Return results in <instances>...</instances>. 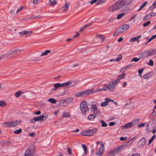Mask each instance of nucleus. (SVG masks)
I'll return each mask as SVG.
<instances>
[{"mask_svg":"<svg viewBox=\"0 0 156 156\" xmlns=\"http://www.w3.org/2000/svg\"><path fill=\"white\" fill-rule=\"evenodd\" d=\"M92 110L93 111H94L97 108V106L95 105H92L91 107Z\"/></svg>","mask_w":156,"mask_h":156,"instance_id":"obj_47","label":"nucleus"},{"mask_svg":"<svg viewBox=\"0 0 156 156\" xmlns=\"http://www.w3.org/2000/svg\"><path fill=\"white\" fill-rule=\"evenodd\" d=\"M49 2L50 3L51 5H55L56 3V1L55 0H49Z\"/></svg>","mask_w":156,"mask_h":156,"instance_id":"obj_40","label":"nucleus"},{"mask_svg":"<svg viewBox=\"0 0 156 156\" xmlns=\"http://www.w3.org/2000/svg\"><path fill=\"white\" fill-rule=\"evenodd\" d=\"M152 76V74H151L150 73H147L143 76V78L146 79H147L149 78H150Z\"/></svg>","mask_w":156,"mask_h":156,"instance_id":"obj_20","label":"nucleus"},{"mask_svg":"<svg viewBox=\"0 0 156 156\" xmlns=\"http://www.w3.org/2000/svg\"><path fill=\"white\" fill-rule=\"evenodd\" d=\"M48 101L53 104H55L57 102L56 101L55 99L53 98H51L48 99Z\"/></svg>","mask_w":156,"mask_h":156,"instance_id":"obj_33","label":"nucleus"},{"mask_svg":"<svg viewBox=\"0 0 156 156\" xmlns=\"http://www.w3.org/2000/svg\"><path fill=\"white\" fill-rule=\"evenodd\" d=\"M100 121L101 123V126L102 127H106L107 126V124L105 123V122L103 120H101Z\"/></svg>","mask_w":156,"mask_h":156,"instance_id":"obj_34","label":"nucleus"},{"mask_svg":"<svg viewBox=\"0 0 156 156\" xmlns=\"http://www.w3.org/2000/svg\"><path fill=\"white\" fill-rule=\"evenodd\" d=\"M79 35H80V34L78 33V32H76V34L73 36V38H74L77 37L79 36Z\"/></svg>","mask_w":156,"mask_h":156,"instance_id":"obj_60","label":"nucleus"},{"mask_svg":"<svg viewBox=\"0 0 156 156\" xmlns=\"http://www.w3.org/2000/svg\"><path fill=\"white\" fill-rule=\"evenodd\" d=\"M72 82L70 81H69L66 82L61 83L62 87H65L69 85Z\"/></svg>","mask_w":156,"mask_h":156,"instance_id":"obj_27","label":"nucleus"},{"mask_svg":"<svg viewBox=\"0 0 156 156\" xmlns=\"http://www.w3.org/2000/svg\"><path fill=\"white\" fill-rule=\"evenodd\" d=\"M69 5L67 3H66L64 6L62 8V10L64 12H66L68 11Z\"/></svg>","mask_w":156,"mask_h":156,"instance_id":"obj_17","label":"nucleus"},{"mask_svg":"<svg viewBox=\"0 0 156 156\" xmlns=\"http://www.w3.org/2000/svg\"><path fill=\"white\" fill-rule=\"evenodd\" d=\"M3 125L5 127H11L10 122H5L3 123Z\"/></svg>","mask_w":156,"mask_h":156,"instance_id":"obj_23","label":"nucleus"},{"mask_svg":"<svg viewBox=\"0 0 156 156\" xmlns=\"http://www.w3.org/2000/svg\"><path fill=\"white\" fill-rule=\"evenodd\" d=\"M140 58H138L136 57L133 58L131 60V62L134 61V62H137L140 59Z\"/></svg>","mask_w":156,"mask_h":156,"instance_id":"obj_46","label":"nucleus"},{"mask_svg":"<svg viewBox=\"0 0 156 156\" xmlns=\"http://www.w3.org/2000/svg\"><path fill=\"white\" fill-rule=\"evenodd\" d=\"M140 120V119H136L135 120H134L133 121H132L131 122L133 123V125L139 123Z\"/></svg>","mask_w":156,"mask_h":156,"instance_id":"obj_35","label":"nucleus"},{"mask_svg":"<svg viewBox=\"0 0 156 156\" xmlns=\"http://www.w3.org/2000/svg\"><path fill=\"white\" fill-rule=\"evenodd\" d=\"M125 75V73H123L122 74V75H119L118 76L117 78V80H116L115 81H119V82L120 80L122 79L124 77V76Z\"/></svg>","mask_w":156,"mask_h":156,"instance_id":"obj_22","label":"nucleus"},{"mask_svg":"<svg viewBox=\"0 0 156 156\" xmlns=\"http://www.w3.org/2000/svg\"><path fill=\"white\" fill-rule=\"evenodd\" d=\"M151 18L149 14L147 15L144 18V20L146 21Z\"/></svg>","mask_w":156,"mask_h":156,"instance_id":"obj_42","label":"nucleus"},{"mask_svg":"<svg viewBox=\"0 0 156 156\" xmlns=\"http://www.w3.org/2000/svg\"><path fill=\"white\" fill-rule=\"evenodd\" d=\"M73 99L72 98H68L62 101L63 103H65L67 104L68 105L71 103L73 101Z\"/></svg>","mask_w":156,"mask_h":156,"instance_id":"obj_13","label":"nucleus"},{"mask_svg":"<svg viewBox=\"0 0 156 156\" xmlns=\"http://www.w3.org/2000/svg\"><path fill=\"white\" fill-rule=\"evenodd\" d=\"M119 82V81H115L109 82L108 85L105 84L106 91L108 90L110 91H113L115 88L116 84Z\"/></svg>","mask_w":156,"mask_h":156,"instance_id":"obj_2","label":"nucleus"},{"mask_svg":"<svg viewBox=\"0 0 156 156\" xmlns=\"http://www.w3.org/2000/svg\"><path fill=\"white\" fill-rule=\"evenodd\" d=\"M94 91V89H92L89 90L80 91V97H84L88 95L93 92Z\"/></svg>","mask_w":156,"mask_h":156,"instance_id":"obj_6","label":"nucleus"},{"mask_svg":"<svg viewBox=\"0 0 156 156\" xmlns=\"http://www.w3.org/2000/svg\"><path fill=\"white\" fill-rule=\"evenodd\" d=\"M145 125V123H142L140 125H139L137 126V127L138 128H140L141 127H144Z\"/></svg>","mask_w":156,"mask_h":156,"instance_id":"obj_49","label":"nucleus"},{"mask_svg":"<svg viewBox=\"0 0 156 156\" xmlns=\"http://www.w3.org/2000/svg\"><path fill=\"white\" fill-rule=\"evenodd\" d=\"M146 143V140L145 138H142L139 141V147L140 148H142L143 146Z\"/></svg>","mask_w":156,"mask_h":156,"instance_id":"obj_9","label":"nucleus"},{"mask_svg":"<svg viewBox=\"0 0 156 156\" xmlns=\"http://www.w3.org/2000/svg\"><path fill=\"white\" fill-rule=\"evenodd\" d=\"M118 30L119 32V33H122L124 31L123 28L122 26L120 27L118 29Z\"/></svg>","mask_w":156,"mask_h":156,"instance_id":"obj_39","label":"nucleus"},{"mask_svg":"<svg viewBox=\"0 0 156 156\" xmlns=\"http://www.w3.org/2000/svg\"><path fill=\"white\" fill-rule=\"evenodd\" d=\"M155 135L153 136L151 138V139H150L149 140V142L148 144H150L153 141V140L155 138Z\"/></svg>","mask_w":156,"mask_h":156,"instance_id":"obj_41","label":"nucleus"},{"mask_svg":"<svg viewBox=\"0 0 156 156\" xmlns=\"http://www.w3.org/2000/svg\"><path fill=\"white\" fill-rule=\"evenodd\" d=\"M22 131V129H19L16 130L14 132V133L15 134H19L21 133Z\"/></svg>","mask_w":156,"mask_h":156,"instance_id":"obj_38","label":"nucleus"},{"mask_svg":"<svg viewBox=\"0 0 156 156\" xmlns=\"http://www.w3.org/2000/svg\"><path fill=\"white\" fill-rule=\"evenodd\" d=\"M151 23V22L149 21H147L146 22L143 24V26L144 27H146L149 25Z\"/></svg>","mask_w":156,"mask_h":156,"instance_id":"obj_44","label":"nucleus"},{"mask_svg":"<svg viewBox=\"0 0 156 156\" xmlns=\"http://www.w3.org/2000/svg\"><path fill=\"white\" fill-rule=\"evenodd\" d=\"M150 56L156 54V49H151L148 50Z\"/></svg>","mask_w":156,"mask_h":156,"instance_id":"obj_16","label":"nucleus"},{"mask_svg":"<svg viewBox=\"0 0 156 156\" xmlns=\"http://www.w3.org/2000/svg\"><path fill=\"white\" fill-rule=\"evenodd\" d=\"M131 156H140V155L138 153H135L132 154Z\"/></svg>","mask_w":156,"mask_h":156,"instance_id":"obj_64","label":"nucleus"},{"mask_svg":"<svg viewBox=\"0 0 156 156\" xmlns=\"http://www.w3.org/2000/svg\"><path fill=\"white\" fill-rule=\"evenodd\" d=\"M105 85H104L102 88H100L98 89L97 90L95 91V92H97L101 91V90L106 91V88H105Z\"/></svg>","mask_w":156,"mask_h":156,"instance_id":"obj_37","label":"nucleus"},{"mask_svg":"<svg viewBox=\"0 0 156 156\" xmlns=\"http://www.w3.org/2000/svg\"><path fill=\"white\" fill-rule=\"evenodd\" d=\"M116 152V151H115V149L114 151H111L109 152V154L111 155L114 154Z\"/></svg>","mask_w":156,"mask_h":156,"instance_id":"obj_54","label":"nucleus"},{"mask_svg":"<svg viewBox=\"0 0 156 156\" xmlns=\"http://www.w3.org/2000/svg\"><path fill=\"white\" fill-rule=\"evenodd\" d=\"M35 149V147L34 145H30L26 150L24 156H34Z\"/></svg>","mask_w":156,"mask_h":156,"instance_id":"obj_3","label":"nucleus"},{"mask_svg":"<svg viewBox=\"0 0 156 156\" xmlns=\"http://www.w3.org/2000/svg\"><path fill=\"white\" fill-rule=\"evenodd\" d=\"M90 25H91V23H90L87 24L85 25L84 26L82 27H83V28L84 29H85L86 27L90 26Z\"/></svg>","mask_w":156,"mask_h":156,"instance_id":"obj_58","label":"nucleus"},{"mask_svg":"<svg viewBox=\"0 0 156 156\" xmlns=\"http://www.w3.org/2000/svg\"><path fill=\"white\" fill-rule=\"evenodd\" d=\"M149 15L150 16L151 18L152 17L156 16V13H154L153 12H151L149 14Z\"/></svg>","mask_w":156,"mask_h":156,"instance_id":"obj_53","label":"nucleus"},{"mask_svg":"<svg viewBox=\"0 0 156 156\" xmlns=\"http://www.w3.org/2000/svg\"><path fill=\"white\" fill-rule=\"evenodd\" d=\"M80 108L83 115H85L86 112L89 110V108L87 107V102L85 101H83L81 103Z\"/></svg>","mask_w":156,"mask_h":156,"instance_id":"obj_4","label":"nucleus"},{"mask_svg":"<svg viewBox=\"0 0 156 156\" xmlns=\"http://www.w3.org/2000/svg\"><path fill=\"white\" fill-rule=\"evenodd\" d=\"M20 122V120H16L15 121H11V127H13L17 126L18 124H19Z\"/></svg>","mask_w":156,"mask_h":156,"instance_id":"obj_11","label":"nucleus"},{"mask_svg":"<svg viewBox=\"0 0 156 156\" xmlns=\"http://www.w3.org/2000/svg\"><path fill=\"white\" fill-rule=\"evenodd\" d=\"M133 126V123L132 122H128L126 123L124 126L122 127V129H129L132 127Z\"/></svg>","mask_w":156,"mask_h":156,"instance_id":"obj_12","label":"nucleus"},{"mask_svg":"<svg viewBox=\"0 0 156 156\" xmlns=\"http://www.w3.org/2000/svg\"><path fill=\"white\" fill-rule=\"evenodd\" d=\"M129 5V3L125 0H119L110 5L108 9V11L109 12H113Z\"/></svg>","mask_w":156,"mask_h":156,"instance_id":"obj_1","label":"nucleus"},{"mask_svg":"<svg viewBox=\"0 0 156 156\" xmlns=\"http://www.w3.org/2000/svg\"><path fill=\"white\" fill-rule=\"evenodd\" d=\"M147 2L145 1L140 6L139 9L137 10L138 11H139L141 10L143 8H144L147 5Z\"/></svg>","mask_w":156,"mask_h":156,"instance_id":"obj_25","label":"nucleus"},{"mask_svg":"<svg viewBox=\"0 0 156 156\" xmlns=\"http://www.w3.org/2000/svg\"><path fill=\"white\" fill-rule=\"evenodd\" d=\"M136 40H136V37H133L132 38H131L130 40L129 41L131 42H133L135 41Z\"/></svg>","mask_w":156,"mask_h":156,"instance_id":"obj_57","label":"nucleus"},{"mask_svg":"<svg viewBox=\"0 0 156 156\" xmlns=\"http://www.w3.org/2000/svg\"><path fill=\"white\" fill-rule=\"evenodd\" d=\"M135 139H136V137H135L133 138V139H131V140H130L128 142V143H129V145H130L131 144L133 143V142L135 140Z\"/></svg>","mask_w":156,"mask_h":156,"instance_id":"obj_51","label":"nucleus"},{"mask_svg":"<svg viewBox=\"0 0 156 156\" xmlns=\"http://www.w3.org/2000/svg\"><path fill=\"white\" fill-rule=\"evenodd\" d=\"M119 32L118 30L116 31L113 34V36H115L119 34Z\"/></svg>","mask_w":156,"mask_h":156,"instance_id":"obj_59","label":"nucleus"},{"mask_svg":"<svg viewBox=\"0 0 156 156\" xmlns=\"http://www.w3.org/2000/svg\"><path fill=\"white\" fill-rule=\"evenodd\" d=\"M156 8V0L155 2L152 5H151L150 8V10H151L154 9Z\"/></svg>","mask_w":156,"mask_h":156,"instance_id":"obj_29","label":"nucleus"},{"mask_svg":"<svg viewBox=\"0 0 156 156\" xmlns=\"http://www.w3.org/2000/svg\"><path fill=\"white\" fill-rule=\"evenodd\" d=\"M67 151L70 154H72V152H71V149L70 148H69V147L68 148Z\"/></svg>","mask_w":156,"mask_h":156,"instance_id":"obj_63","label":"nucleus"},{"mask_svg":"<svg viewBox=\"0 0 156 156\" xmlns=\"http://www.w3.org/2000/svg\"><path fill=\"white\" fill-rule=\"evenodd\" d=\"M96 116V115L95 114H91L88 115V118L90 120H93Z\"/></svg>","mask_w":156,"mask_h":156,"instance_id":"obj_19","label":"nucleus"},{"mask_svg":"<svg viewBox=\"0 0 156 156\" xmlns=\"http://www.w3.org/2000/svg\"><path fill=\"white\" fill-rule=\"evenodd\" d=\"M48 116V115H45V114L44 115H41L40 116L35 117V120L36 121L42 122V121H44L47 119Z\"/></svg>","mask_w":156,"mask_h":156,"instance_id":"obj_7","label":"nucleus"},{"mask_svg":"<svg viewBox=\"0 0 156 156\" xmlns=\"http://www.w3.org/2000/svg\"><path fill=\"white\" fill-rule=\"evenodd\" d=\"M115 124V123L114 122H111L109 123V125L110 126H113Z\"/></svg>","mask_w":156,"mask_h":156,"instance_id":"obj_62","label":"nucleus"},{"mask_svg":"<svg viewBox=\"0 0 156 156\" xmlns=\"http://www.w3.org/2000/svg\"><path fill=\"white\" fill-rule=\"evenodd\" d=\"M97 131L96 129L94 128L93 129H89L83 131L81 133V134L84 136H91L95 134L96 133Z\"/></svg>","mask_w":156,"mask_h":156,"instance_id":"obj_5","label":"nucleus"},{"mask_svg":"<svg viewBox=\"0 0 156 156\" xmlns=\"http://www.w3.org/2000/svg\"><path fill=\"white\" fill-rule=\"evenodd\" d=\"M136 15H137V14H136L133 15V16H132L131 17V18H130V19L129 20H132L133 19H134L135 18V17H136Z\"/></svg>","mask_w":156,"mask_h":156,"instance_id":"obj_61","label":"nucleus"},{"mask_svg":"<svg viewBox=\"0 0 156 156\" xmlns=\"http://www.w3.org/2000/svg\"><path fill=\"white\" fill-rule=\"evenodd\" d=\"M53 86L55 87V88L53 89V90H56L58 88L62 87L61 83H56L54 84Z\"/></svg>","mask_w":156,"mask_h":156,"instance_id":"obj_24","label":"nucleus"},{"mask_svg":"<svg viewBox=\"0 0 156 156\" xmlns=\"http://www.w3.org/2000/svg\"><path fill=\"white\" fill-rule=\"evenodd\" d=\"M105 101L102 102L101 104V106L102 107H104L107 105L108 104V101L107 100H105Z\"/></svg>","mask_w":156,"mask_h":156,"instance_id":"obj_26","label":"nucleus"},{"mask_svg":"<svg viewBox=\"0 0 156 156\" xmlns=\"http://www.w3.org/2000/svg\"><path fill=\"white\" fill-rule=\"evenodd\" d=\"M124 147V145L122 144L119 146L117 147L115 149V151H116V153L118 152L121 150Z\"/></svg>","mask_w":156,"mask_h":156,"instance_id":"obj_18","label":"nucleus"},{"mask_svg":"<svg viewBox=\"0 0 156 156\" xmlns=\"http://www.w3.org/2000/svg\"><path fill=\"white\" fill-rule=\"evenodd\" d=\"M148 64L151 66H153L154 64V62L151 59H150L149 61V62L148 63Z\"/></svg>","mask_w":156,"mask_h":156,"instance_id":"obj_48","label":"nucleus"},{"mask_svg":"<svg viewBox=\"0 0 156 156\" xmlns=\"http://www.w3.org/2000/svg\"><path fill=\"white\" fill-rule=\"evenodd\" d=\"M94 113H95V114H99L100 113L101 111L100 110H99V109H98V108H97L96 109V110L94 111Z\"/></svg>","mask_w":156,"mask_h":156,"instance_id":"obj_55","label":"nucleus"},{"mask_svg":"<svg viewBox=\"0 0 156 156\" xmlns=\"http://www.w3.org/2000/svg\"><path fill=\"white\" fill-rule=\"evenodd\" d=\"M1 144L3 146L6 147L10 145L11 142L9 141L2 140L0 141Z\"/></svg>","mask_w":156,"mask_h":156,"instance_id":"obj_10","label":"nucleus"},{"mask_svg":"<svg viewBox=\"0 0 156 156\" xmlns=\"http://www.w3.org/2000/svg\"><path fill=\"white\" fill-rule=\"evenodd\" d=\"M74 96L77 97H80V92L75 93L74 94Z\"/></svg>","mask_w":156,"mask_h":156,"instance_id":"obj_50","label":"nucleus"},{"mask_svg":"<svg viewBox=\"0 0 156 156\" xmlns=\"http://www.w3.org/2000/svg\"><path fill=\"white\" fill-rule=\"evenodd\" d=\"M35 118L34 117V118H33V119H30L29 120V121L30 122L32 123H34L35 122H36L35 121Z\"/></svg>","mask_w":156,"mask_h":156,"instance_id":"obj_56","label":"nucleus"},{"mask_svg":"<svg viewBox=\"0 0 156 156\" xmlns=\"http://www.w3.org/2000/svg\"><path fill=\"white\" fill-rule=\"evenodd\" d=\"M51 52V51L50 50H46L44 52H42L41 55V56H44V55H47L48 53Z\"/></svg>","mask_w":156,"mask_h":156,"instance_id":"obj_31","label":"nucleus"},{"mask_svg":"<svg viewBox=\"0 0 156 156\" xmlns=\"http://www.w3.org/2000/svg\"><path fill=\"white\" fill-rule=\"evenodd\" d=\"M82 147L84 151V152L86 153L87 150V147H86V146L85 145L82 144Z\"/></svg>","mask_w":156,"mask_h":156,"instance_id":"obj_52","label":"nucleus"},{"mask_svg":"<svg viewBox=\"0 0 156 156\" xmlns=\"http://www.w3.org/2000/svg\"><path fill=\"white\" fill-rule=\"evenodd\" d=\"M141 55L144 58L150 56L148 51L142 52Z\"/></svg>","mask_w":156,"mask_h":156,"instance_id":"obj_14","label":"nucleus"},{"mask_svg":"<svg viewBox=\"0 0 156 156\" xmlns=\"http://www.w3.org/2000/svg\"><path fill=\"white\" fill-rule=\"evenodd\" d=\"M104 145L103 144L101 143L98 151L96 153V154L98 156H101L104 152Z\"/></svg>","mask_w":156,"mask_h":156,"instance_id":"obj_8","label":"nucleus"},{"mask_svg":"<svg viewBox=\"0 0 156 156\" xmlns=\"http://www.w3.org/2000/svg\"><path fill=\"white\" fill-rule=\"evenodd\" d=\"M123 29L125 30H128L129 28V25L127 24H125L122 25Z\"/></svg>","mask_w":156,"mask_h":156,"instance_id":"obj_36","label":"nucleus"},{"mask_svg":"<svg viewBox=\"0 0 156 156\" xmlns=\"http://www.w3.org/2000/svg\"><path fill=\"white\" fill-rule=\"evenodd\" d=\"M7 105V104L4 101H0V107H5Z\"/></svg>","mask_w":156,"mask_h":156,"instance_id":"obj_32","label":"nucleus"},{"mask_svg":"<svg viewBox=\"0 0 156 156\" xmlns=\"http://www.w3.org/2000/svg\"><path fill=\"white\" fill-rule=\"evenodd\" d=\"M20 35L23 37L24 35L26 34H28L27 31L26 30H24L22 32H20L19 33Z\"/></svg>","mask_w":156,"mask_h":156,"instance_id":"obj_28","label":"nucleus"},{"mask_svg":"<svg viewBox=\"0 0 156 156\" xmlns=\"http://www.w3.org/2000/svg\"><path fill=\"white\" fill-rule=\"evenodd\" d=\"M122 58V55L120 54L119 55L118 57L116 59H111L110 60V62H112L113 61H116L117 62H119L121 60Z\"/></svg>","mask_w":156,"mask_h":156,"instance_id":"obj_15","label":"nucleus"},{"mask_svg":"<svg viewBox=\"0 0 156 156\" xmlns=\"http://www.w3.org/2000/svg\"><path fill=\"white\" fill-rule=\"evenodd\" d=\"M14 55L19 54L21 52V50H19L13 51Z\"/></svg>","mask_w":156,"mask_h":156,"instance_id":"obj_43","label":"nucleus"},{"mask_svg":"<svg viewBox=\"0 0 156 156\" xmlns=\"http://www.w3.org/2000/svg\"><path fill=\"white\" fill-rule=\"evenodd\" d=\"M21 92L19 91L16 92L15 94V96L17 98L19 97L20 95Z\"/></svg>","mask_w":156,"mask_h":156,"instance_id":"obj_45","label":"nucleus"},{"mask_svg":"<svg viewBox=\"0 0 156 156\" xmlns=\"http://www.w3.org/2000/svg\"><path fill=\"white\" fill-rule=\"evenodd\" d=\"M125 15V14L124 13H121L117 15V18L118 20H119L121 19L122 17H123Z\"/></svg>","mask_w":156,"mask_h":156,"instance_id":"obj_30","label":"nucleus"},{"mask_svg":"<svg viewBox=\"0 0 156 156\" xmlns=\"http://www.w3.org/2000/svg\"><path fill=\"white\" fill-rule=\"evenodd\" d=\"M70 114L68 112H63V118H68L70 116Z\"/></svg>","mask_w":156,"mask_h":156,"instance_id":"obj_21","label":"nucleus"}]
</instances>
